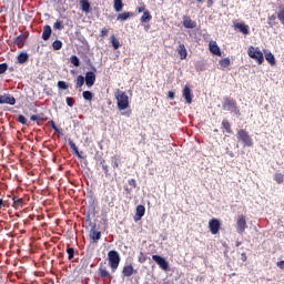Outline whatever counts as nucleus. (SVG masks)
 I'll return each instance as SVG.
<instances>
[{
    "instance_id": "50",
    "label": "nucleus",
    "mask_w": 284,
    "mask_h": 284,
    "mask_svg": "<svg viewBox=\"0 0 284 284\" xmlns=\"http://www.w3.org/2000/svg\"><path fill=\"white\" fill-rule=\"evenodd\" d=\"M65 101H67V105H69V108H73V105H74V99L73 98L68 97L65 99Z\"/></svg>"
},
{
    "instance_id": "55",
    "label": "nucleus",
    "mask_w": 284,
    "mask_h": 284,
    "mask_svg": "<svg viewBox=\"0 0 284 284\" xmlns=\"http://www.w3.org/2000/svg\"><path fill=\"white\" fill-rule=\"evenodd\" d=\"M168 97L172 100L175 97L174 91H169Z\"/></svg>"
},
{
    "instance_id": "6",
    "label": "nucleus",
    "mask_w": 284,
    "mask_h": 284,
    "mask_svg": "<svg viewBox=\"0 0 284 284\" xmlns=\"http://www.w3.org/2000/svg\"><path fill=\"white\" fill-rule=\"evenodd\" d=\"M152 258L156 263V265H159V267L161 270H163L164 272L170 271V262H168V260H165V257H163L161 255H152Z\"/></svg>"
},
{
    "instance_id": "32",
    "label": "nucleus",
    "mask_w": 284,
    "mask_h": 284,
    "mask_svg": "<svg viewBox=\"0 0 284 284\" xmlns=\"http://www.w3.org/2000/svg\"><path fill=\"white\" fill-rule=\"evenodd\" d=\"M111 43L114 50H119V48H121V42H119V39H116L115 36H111Z\"/></svg>"
},
{
    "instance_id": "31",
    "label": "nucleus",
    "mask_w": 284,
    "mask_h": 284,
    "mask_svg": "<svg viewBox=\"0 0 284 284\" xmlns=\"http://www.w3.org/2000/svg\"><path fill=\"white\" fill-rule=\"evenodd\" d=\"M28 59H29L28 53L22 52L18 55V63H21V64L27 63Z\"/></svg>"
},
{
    "instance_id": "63",
    "label": "nucleus",
    "mask_w": 284,
    "mask_h": 284,
    "mask_svg": "<svg viewBox=\"0 0 284 284\" xmlns=\"http://www.w3.org/2000/svg\"><path fill=\"white\" fill-rule=\"evenodd\" d=\"M88 62L90 63V59L88 60Z\"/></svg>"
},
{
    "instance_id": "58",
    "label": "nucleus",
    "mask_w": 284,
    "mask_h": 284,
    "mask_svg": "<svg viewBox=\"0 0 284 284\" xmlns=\"http://www.w3.org/2000/svg\"><path fill=\"white\" fill-rule=\"evenodd\" d=\"M235 245H236V247H239V246L241 245V242L237 241V242L235 243Z\"/></svg>"
},
{
    "instance_id": "7",
    "label": "nucleus",
    "mask_w": 284,
    "mask_h": 284,
    "mask_svg": "<svg viewBox=\"0 0 284 284\" xmlns=\"http://www.w3.org/2000/svg\"><path fill=\"white\" fill-rule=\"evenodd\" d=\"M246 227H247V220L245 219V215L243 214L239 215L236 220L237 234H244Z\"/></svg>"
},
{
    "instance_id": "20",
    "label": "nucleus",
    "mask_w": 284,
    "mask_h": 284,
    "mask_svg": "<svg viewBox=\"0 0 284 284\" xmlns=\"http://www.w3.org/2000/svg\"><path fill=\"white\" fill-rule=\"evenodd\" d=\"M141 23H150L152 21V13L149 10H145L140 18Z\"/></svg>"
},
{
    "instance_id": "28",
    "label": "nucleus",
    "mask_w": 284,
    "mask_h": 284,
    "mask_svg": "<svg viewBox=\"0 0 284 284\" xmlns=\"http://www.w3.org/2000/svg\"><path fill=\"white\" fill-rule=\"evenodd\" d=\"M98 274L101 278H110V272L105 267H99Z\"/></svg>"
},
{
    "instance_id": "57",
    "label": "nucleus",
    "mask_w": 284,
    "mask_h": 284,
    "mask_svg": "<svg viewBox=\"0 0 284 284\" xmlns=\"http://www.w3.org/2000/svg\"><path fill=\"white\" fill-rule=\"evenodd\" d=\"M87 221H90V212H88Z\"/></svg>"
},
{
    "instance_id": "23",
    "label": "nucleus",
    "mask_w": 284,
    "mask_h": 284,
    "mask_svg": "<svg viewBox=\"0 0 284 284\" xmlns=\"http://www.w3.org/2000/svg\"><path fill=\"white\" fill-rule=\"evenodd\" d=\"M12 201H13V207H14V210H19V209L23 207V205H24L22 197L13 196V197H12Z\"/></svg>"
},
{
    "instance_id": "46",
    "label": "nucleus",
    "mask_w": 284,
    "mask_h": 284,
    "mask_svg": "<svg viewBox=\"0 0 284 284\" xmlns=\"http://www.w3.org/2000/svg\"><path fill=\"white\" fill-rule=\"evenodd\" d=\"M58 88L60 90H68L69 85H68V83L65 81H59L58 82Z\"/></svg>"
},
{
    "instance_id": "36",
    "label": "nucleus",
    "mask_w": 284,
    "mask_h": 284,
    "mask_svg": "<svg viewBox=\"0 0 284 284\" xmlns=\"http://www.w3.org/2000/svg\"><path fill=\"white\" fill-rule=\"evenodd\" d=\"M100 164L102 165V170H103L105 176H110V166L108 164H105V160H102L100 162Z\"/></svg>"
},
{
    "instance_id": "39",
    "label": "nucleus",
    "mask_w": 284,
    "mask_h": 284,
    "mask_svg": "<svg viewBox=\"0 0 284 284\" xmlns=\"http://www.w3.org/2000/svg\"><path fill=\"white\" fill-rule=\"evenodd\" d=\"M274 181H275L278 185H281V183H283V181H284V175H283V173H275V175H274Z\"/></svg>"
},
{
    "instance_id": "22",
    "label": "nucleus",
    "mask_w": 284,
    "mask_h": 284,
    "mask_svg": "<svg viewBox=\"0 0 284 284\" xmlns=\"http://www.w3.org/2000/svg\"><path fill=\"white\" fill-rule=\"evenodd\" d=\"M111 165L113 170H119V166L121 165V158L119 155L111 156Z\"/></svg>"
},
{
    "instance_id": "2",
    "label": "nucleus",
    "mask_w": 284,
    "mask_h": 284,
    "mask_svg": "<svg viewBox=\"0 0 284 284\" xmlns=\"http://www.w3.org/2000/svg\"><path fill=\"white\" fill-rule=\"evenodd\" d=\"M222 108H223V110H227L229 112H233V114L241 116V110L239 109V104L236 103V100H234V99H230V98L225 97Z\"/></svg>"
},
{
    "instance_id": "12",
    "label": "nucleus",
    "mask_w": 284,
    "mask_h": 284,
    "mask_svg": "<svg viewBox=\"0 0 284 284\" xmlns=\"http://www.w3.org/2000/svg\"><path fill=\"white\" fill-rule=\"evenodd\" d=\"M176 52H178L181 61H185V59H187V49L185 48V44L179 42Z\"/></svg>"
},
{
    "instance_id": "17",
    "label": "nucleus",
    "mask_w": 284,
    "mask_h": 284,
    "mask_svg": "<svg viewBox=\"0 0 284 284\" xmlns=\"http://www.w3.org/2000/svg\"><path fill=\"white\" fill-rule=\"evenodd\" d=\"M134 266L132 264L125 265L122 270V276H125L126 278H130L134 274Z\"/></svg>"
},
{
    "instance_id": "48",
    "label": "nucleus",
    "mask_w": 284,
    "mask_h": 284,
    "mask_svg": "<svg viewBox=\"0 0 284 284\" xmlns=\"http://www.w3.org/2000/svg\"><path fill=\"white\" fill-rule=\"evenodd\" d=\"M8 72V63L0 64V74H6Z\"/></svg>"
},
{
    "instance_id": "14",
    "label": "nucleus",
    "mask_w": 284,
    "mask_h": 284,
    "mask_svg": "<svg viewBox=\"0 0 284 284\" xmlns=\"http://www.w3.org/2000/svg\"><path fill=\"white\" fill-rule=\"evenodd\" d=\"M183 26H184V28L192 30V29L196 28V21L192 20V18H190V16H183Z\"/></svg>"
},
{
    "instance_id": "56",
    "label": "nucleus",
    "mask_w": 284,
    "mask_h": 284,
    "mask_svg": "<svg viewBox=\"0 0 284 284\" xmlns=\"http://www.w3.org/2000/svg\"><path fill=\"white\" fill-rule=\"evenodd\" d=\"M124 190H125L126 194H130L132 192V190H130L129 187H125Z\"/></svg>"
},
{
    "instance_id": "45",
    "label": "nucleus",
    "mask_w": 284,
    "mask_h": 284,
    "mask_svg": "<svg viewBox=\"0 0 284 284\" xmlns=\"http://www.w3.org/2000/svg\"><path fill=\"white\" fill-rule=\"evenodd\" d=\"M49 124L51 125L52 130H54V132H57L58 134H61L59 126L53 122V120H50Z\"/></svg>"
},
{
    "instance_id": "33",
    "label": "nucleus",
    "mask_w": 284,
    "mask_h": 284,
    "mask_svg": "<svg viewBox=\"0 0 284 284\" xmlns=\"http://www.w3.org/2000/svg\"><path fill=\"white\" fill-rule=\"evenodd\" d=\"M45 115L43 113H39L37 115H31V121H48V118H44Z\"/></svg>"
},
{
    "instance_id": "10",
    "label": "nucleus",
    "mask_w": 284,
    "mask_h": 284,
    "mask_svg": "<svg viewBox=\"0 0 284 284\" xmlns=\"http://www.w3.org/2000/svg\"><path fill=\"white\" fill-rule=\"evenodd\" d=\"M84 81L88 88H92L97 83V74L92 71L87 72Z\"/></svg>"
},
{
    "instance_id": "3",
    "label": "nucleus",
    "mask_w": 284,
    "mask_h": 284,
    "mask_svg": "<svg viewBox=\"0 0 284 284\" xmlns=\"http://www.w3.org/2000/svg\"><path fill=\"white\" fill-rule=\"evenodd\" d=\"M237 140L243 143L244 148H254V140L245 129H240L237 131Z\"/></svg>"
},
{
    "instance_id": "61",
    "label": "nucleus",
    "mask_w": 284,
    "mask_h": 284,
    "mask_svg": "<svg viewBox=\"0 0 284 284\" xmlns=\"http://www.w3.org/2000/svg\"><path fill=\"white\" fill-rule=\"evenodd\" d=\"M213 132H219V129H214V131Z\"/></svg>"
},
{
    "instance_id": "8",
    "label": "nucleus",
    "mask_w": 284,
    "mask_h": 284,
    "mask_svg": "<svg viewBox=\"0 0 284 284\" xmlns=\"http://www.w3.org/2000/svg\"><path fill=\"white\" fill-rule=\"evenodd\" d=\"M209 229L211 234H219V232L221 231V221L214 217L211 219L209 221Z\"/></svg>"
},
{
    "instance_id": "60",
    "label": "nucleus",
    "mask_w": 284,
    "mask_h": 284,
    "mask_svg": "<svg viewBox=\"0 0 284 284\" xmlns=\"http://www.w3.org/2000/svg\"><path fill=\"white\" fill-rule=\"evenodd\" d=\"M210 6H212V0H209Z\"/></svg>"
},
{
    "instance_id": "25",
    "label": "nucleus",
    "mask_w": 284,
    "mask_h": 284,
    "mask_svg": "<svg viewBox=\"0 0 284 284\" xmlns=\"http://www.w3.org/2000/svg\"><path fill=\"white\" fill-rule=\"evenodd\" d=\"M131 17H134L133 12H123L118 16L116 20L118 21H128V19H131Z\"/></svg>"
},
{
    "instance_id": "19",
    "label": "nucleus",
    "mask_w": 284,
    "mask_h": 284,
    "mask_svg": "<svg viewBox=\"0 0 284 284\" xmlns=\"http://www.w3.org/2000/svg\"><path fill=\"white\" fill-rule=\"evenodd\" d=\"M69 146L71 148V150L74 152V154L79 158L82 159L81 156V152H79V148L77 146V143H74V141L72 139L68 140Z\"/></svg>"
},
{
    "instance_id": "51",
    "label": "nucleus",
    "mask_w": 284,
    "mask_h": 284,
    "mask_svg": "<svg viewBox=\"0 0 284 284\" xmlns=\"http://www.w3.org/2000/svg\"><path fill=\"white\" fill-rule=\"evenodd\" d=\"M145 10H148V9H145V4H144V3H142L140 7L136 8V11H138L139 13L145 12Z\"/></svg>"
},
{
    "instance_id": "16",
    "label": "nucleus",
    "mask_w": 284,
    "mask_h": 284,
    "mask_svg": "<svg viewBox=\"0 0 284 284\" xmlns=\"http://www.w3.org/2000/svg\"><path fill=\"white\" fill-rule=\"evenodd\" d=\"M143 216H145V206L140 204L136 206L134 221H141V219H143Z\"/></svg>"
},
{
    "instance_id": "52",
    "label": "nucleus",
    "mask_w": 284,
    "mask_h": 284,
    "mask_svg": "<svg viewBox=\"0 0 284 284\" xmlns=\"http://www.w3.org/2000/svg\"><path fill=\"white\" fill-rule=\"evenodd\" d=\"M129 185H131V187H136V180L134 179L129 180Z\"/></svg>"
},
{
    "instance_id": "24",
    "label": "nucleus",
    "mask_w": 284,
    "mask_h": 284,
    "mask_svg": "<svg viewBox=\"0 0 284 284\" xmlns=\"http://www.w3.org/2000/svg\"><path fill=\"white\" fill-rule=\"evenodd\" d=\"M90 239L93 241V243H99V241L101 240V232L91 230Z\"/></svg>"
},
{
    "instance_id": "5",
    "label": "nucleus",
    "mask_w": 284,
    "mask_h": 284,
    "mask_svg": "<svg viewBox=\"0 0 284 284\" xmlns=\"http://www.w3.org/2000/svg\"><path fill=\"white\" fill-rule=\"evenodd\" d=\"M247 54L251 59H254L258 63V65H262L263 61H265V58L263 57V52L258 48H254L251 45L247 50Z\"/></svg>"
},
{
    "instance_id": "13",
    "label": "nucleus",
    "mask_w": 284,
    "mask_h": 284,
    "mask_svg": "<svg viewBox=\"0 0 284 284\" xmlns=\"http://www.w3.org/2000/svg\"><path fill=\"white\" fill-rule=\"evenodd\" d=\"M209 50L211 54H215L216 57H221V48L216 43V41H211L209 43Z\"/></svg>"
},
{
    "instance_id": "62",
    "label": "nucleus",
    "mask_w": 284,
    "mask_h": 284,
    "mask_svg": "<svg viewBox=\"0 0 284 284\" xmlns=\"http://www.w3.org/2000/svg\"><path fill=\"white\" fill-rule=\"evenodd\" d=\"M163 284H170V282H164Z\"/></svg>"
},
{
    "instance_id": "47",
    "label": "nucleus",
    "mask_w": 284,
    "mask_h": 284,
    "mask_svg": "<svg viewBox=\"0 0 284 284\" xmlns=\"http://www.w3.org/2000/svg\"><path fill=\"white\" fill-rule=\"evenodd\" d=\"M138 261H139V263H145V261H148V256L145 255V253L140 252Z\"/></svg>"
},
{
    "instance_id": "11",
    "label": "nucleus",
    "mask_w": 284,
    "mask_h": 284,
    "mask_svg": "<svg viewBox=\"0 0 284 284\" xmlns=\"http://www.w3.org/2000/svg\"><path fill=\"white\" fill-rule=\"evenodd\" d=\"M17 103V99H14L10 94L0 95V104L14 105Z\"/></svg>"
},
{
    "instance_id": "35",
    "label": "nucleus",
    "mask_w": 284,
    "mask_h": 284,
    "mask_svg": "<svg viewBox=\"0 0 284 284\" xmlns=\"http://www.w3.org/2000/svg\"><path fill=\"white\" fill-rule=\"evenodd\" d=\"M70 63H72V65H74L75 68H79V65H81V61L79 60V57H77V55L70 57Z\"/></svg>"
},
{
    "instance_id": "30",
    "label": "nucleus",
    "mask_w": 284,
    "mask_h": 284,
    "mask_svg": "<svg viewBox=\"0 0 284 284\" xmlns=\"http://www.w3.org/2000/svg\"><path fill=\"white\" fill-rule=\"evenodd\" d=\"M265 59L270 65H276V58H274V54L272 52H268L265 54Z\"/></svg>"
},
{
    "instance_id": "53",
    "label": "nucleus",
    "mask_w": 284,
    "mask_h": 284,
    "mask_svg": "<svg viewBox=\"0 0 284 284\" xmlns=\"http://www.w3.org/2000/svg\"><path fill=\"white\" fill-rule=\"evenodd\" d=\"M241 258H242L243 263H245V261H247V253L243 252L241 254Z\"/></svg>"
},
{
    "instance_id": "15",
    "label": "nucleus",
    "mask_w": 284,
    "mask_h": 284,
    "mask_svg": "<svg viewBox=\"0 0 284 284\" xmlns=\"http://www.w3.org/2000/svg\"><path fill=\"white\" fill-rule=\"evenodd\" d=\"M221 130L223 133L226 132V134H233L232 124L230 123V120H227V119L222 120Z\"/></svg>"
},
{
    "instance_id": "9",
    "label": "nucleus",
    "mask_w": 284,
    "mask_h": 284,
    "mask_svg": "<svg viewBox=\"0 0 284 284\" xmlns=\"http://www.w3.org/2000/svg\"><path fill=\"white\" fill-rule=\"evenodd\" d=\"M182 97L185 99V103L189 105L192 104V99H194V94H192V89L189 85H185L182 91Z\"/></svg>"
},
{
    "instance_id": "38",
    "label": "nucleus",
    "mask_w": 284,
    "mask_h": 284,
    "mask_svg": "<svg viewBox=\"0 0 284 284\" xmlns=\"http://www.w3.org/2000/svg\"><path fill=\"white\" fill-rule=\"evenodd\" d=\"M267 23L271 28H274L276 26V16L272 14L267 18Z\"/></svg>"
},
{
    "instance_id": "40",
    "label": "nucleus",
    "mask_w": 284,
    "mask_h": 284,
    "mask_svg": "<svg viewBox=\"0 0 284 284\" xmlns=\"http://www.w3.org/2000/svg\"><path fill=\"white\" fill-rule=\"evenodd\" d=\"M85 83V78L83 75H78L77 78V88H83Z\"/></svg>"
},
{
    "instance_id": "26",
    "label": "nucleus",
    "mask_w": 284,
    "mask_h": 284,
    "mask_svg": "<svg viewBox=\"0 0 284 284\" xmlns=\"http://www.w3.org/2000/svg\"><path fill=\"white\" fill-rule=\"evenodd\" d=\"M80 6H81V10H82V12H90V8H91V6H90V1H88V0H81L80 1Z\"/></svg>"
},
{
    "instance_id": "29",
    "label": "nucleus",
    "mask_w": 284,
    "mask_h": 284,
    "mask_svg": "<svg viewBox=\"0 0 284 284\" xmlns=\"http://www.w3.org/2000/svg\"><path fill=\"white\" fill-rule=\"evenodd\" d=\"M113 8L115 12H121L123 10V0H113Z\"/></svg>"
},
{
    "instance_id": "21",
    "label": "nucleus",
    "mask_w": 284,
    "mask_h": 284,
    "mask_svg": "<svg viewBox=\"0 0 284 284\" xmlns=\"http://www.w3.org/2000/svg\"><path fill=\"white\" fill-rule=\"evenodd\" d=\"M235 28L242 32V34H250V26L245 23H236Z\"/></svg>"
},
{
    "instance_id": "49",
    "label": "nucleus",
    "mask_w": 284,
    "mask_h": 284,
    "mask_svg": "<svg viewBox=\"0 0 284 284\" xmlns=\"http://www.w3.org/2000/svg\"><path fill=\"white\" fill-rule=\"evenodd\" d=\"M108 32H110V30H108V28H102V30L100 31V37L102 39H105V37H108Z\"/></svg>"
},
{
    "instance_id": "4",
    "label": "nucleus",
    "mask_w": 284,
    "mask_h": 284,
    "mask_svg": "<svg viewBox=\"0 0 284 284\" xmlns=\"http://www.w3.org/2000/svg\"><path fill=\"white\" fill-rule=\"evenodd\" d=\"M108 258H109V265H110L112 272H116V270H119V265L121 263V256L119 255V252L109 251Z\"/></svg>"
},
{
    "instance_id": "43",
    "label": "nucleus",
    "mask_w": 284,
    "mask_h": 284,
    "mask_svg": "<svg viewBox=\"0 0 284 284\" xmlns=\"http://www.w3.org/2000/svg\"><path fill=\"white\" fill-rule=\"evenodd\" d=\"M54 30H63V21L57 20L53 24Z\"/></svg>"
},
{
    "instance_id": "37",
    "label": "nucleus",
    "mask_w": 284,
    "mask_h": 284,
    "mask_svg": "<svg viewBox=\"0 0 284 284\" xmlns=\"http://www.w3.org/2000/svg\"><path fill=\"white\" fill-rule=\"evenodd\" d=\"M221 68H230V58H224L219 61Z\"/></svg>"
},
{
    "instance_id": "34",
    "label": "nucleus",
    "mask_w": 284,
    "mask_h": 284,
    "mask_svg": "<svg viewBox=\"0 0 284 284\" xmlns=\"http://www.w3.org/2000/svg\"><path fill=\"white\" fill-rule=\"evenodd\" d=\"M82 97L85 101H92L94 93H92V91H83Z\"/></svg>"
},
{
    "instance_id": "27",
    "label": "nucleus",
    "mask_w": 284,
    "mask_h": 284,
    "mask_svg": "<svg viewBox=\"0 0 284 284\" xmlns=\"http://www.w3.org/2000/svg\"><path fill=\"white\" fill-rule=\"evenodd\" d=\"M26 42V36L20 34L14 40V44L18 45V48H22Z\"/></svg>"
},
{
    "instance_id": "42",
    "label": "nucleus",
    "mask_w": 284,
    "mask_h": 284,
    "mask_svg": "<svg viewBox=\"0 0 284 284\" xmlns=\"http://www.w3.org/2000/svg\"><path fill=\"white\" fill-rule=\"evenodd\" d=\"M52 48H53V50H61V48H63V42H61V40H55L52 43Z\"/></svg>"
},
{
    "instance_id": "41",
    "label": "nucleus",
    "mask_w": 284,
    "mask_h": 284,
    "mask_svg": "<svg viewBox=\"0 0 284 284\" xmlns=\"http://www.w3.org/2000/svg\"><path fill=\"white\" fill-rule=\"evenodd\" d=\"M67 254H68L69 261H72V258H74V247H70V245H68Z\"/></svg>"
},
{
    "instance_id": "44",
    "label": "nucleus",
    "mask_w": 284,
    "mask_h": 284,
    "mask_svg": "<svg viewBox=\"0 0 284 284\" xmlns=\"http://www.w3.org/2000/svg\"><path fill=\"white\" fill-rule=\"evenodd\" d=\"M17 121H18V123H21L22 125H28V119H26V115H19Z\"/></svg>"
},
{
    "instance_id": "18",
    "label": "nucleus",
    "mask_w": 284,
    "mask_h": 284,
    "mask_svg": "<svg viewBox=\"0 0 284 284\" xmlns=\"http://www.w3.org/2000/svg\"><path fill=\"white\" fill-rule=\"evenodd\" d=\"M50 37H52V27L47 24L43 27L42 39L43 41H49Z\"/></svg>"
},
{
    "instance_id": "1",
    "label": "nucleus",
    "mask_w": 284,
    "mask_h": 284,
    "mask_svg": "<svg viewBox=\"0 0 284 284\" xmlns=\"http://www.w3.org/2000/svg\"><path fill=\"white\" fill-rule=\"evenodd\" d=\"M114 97L116 99L118 110H120V112H123V110H128V108H130V98L125 91L118 89L114 93Z\"/></svg>"
},
{
    "instance_id": "59",
    "label": "nucleus",
    "mask_w": 284,
    "mask_h": 284,
    "mask_svg": "<svg viewBox=\"0 0 284 284\" xmlns=\"http://www.w3.org/2000/svg\"><path fill=\"white\" fill-rule=\"evenodd\" d=\"M2 205H3V200L0 199V206H2Z\"/></svg>"
},
{
    "instance_id": "54",
    "label": "nucleus",
    "mask_w": 284,
    "mask_h": 284,
    "mask_svg": "<svg viewBox=\"0 0 284 284\" xmlns=\"http://www.w3.org/2000/svg\"><path fill=\"white\" fill-rule=\"evenodd\" d=\"M276 265H277V267H280V270H284V260L277 262Z\"/></svg>"
}]
</instances>
